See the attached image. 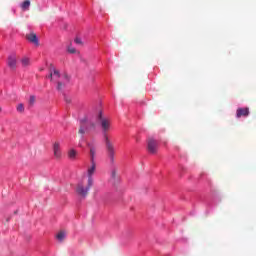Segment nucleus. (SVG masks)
Here are the masks:
<instances>
[{"mask_svg": "<svg viewBox=\"0 0 256 256\" xmlns=\"http://www.w3.org/2000/svg\"><path fill=\"white\" fill-rule=\"evenodd\" d=\"M97 119L104 133L106 152H107L108 159L110 161V165H114L115 164V145L113 144V142H111V140L109 139V136H107V132H109V130L111 129V120L103 117V112H99Z\"/></svg>", "mask_w": 256, "mask_h": 256, "instance_id": "f257e3e1", "label": "nucleus"}, {"mask_svg": "<svg viewBox=\"0 0 256 256\" xmlns=\"http://www.w3.org/2000/svg\"><path fill=\"white\" fill-rule=\"evenodd\" d=\"M93 187V184H89V180L87 179V182L85 180H82L79 182L76 186V193L80 195V197H87L89 195V190Z\"/></svg>", "mask_w": 256, "mask_h": 256, "instance_id": "f03ea898", "label": "nucleus"}, {"mask_svg": "<svg viewBox=\"0 0 256 256\" xmlns=\"http://www.w3.org/2000/svg\"><path fill=\"white\" fill-rule=\"evenodd\" d=\"M95 129V123L93 122H87V119H82L80 121V128L78 130L79 135H81V141H85V133L89 131V128Z\"/></svg>", "mask_w": 256, "mask_h": 256, "instance_id": "7ed1b4c3", "label": "nucleus"}, {"mask_svg": "<svg viewBox=\"0 0 256 256\" xmlns=\"http://www.w3.org/2000/svg\"><path fill=\"white\" fill-rule=\"evenodd\" d=\"M147 151L151 155H156L157 151H159V142L153 138H149L147 141Z\"/></svg>", "mask_w": 256, "mask_h": 256, "instance_id": "20e7f679", "label": "nucleus"}, {"mask_svg": "<svg viewBox=\"0 0 256 256\" xmlns=\"http://www.w3.org/2000/svg\"><path fill=\"white\" fill-rule=\"evenodd\" d=\"M96 169H97V163L96 162H90V166H88V169H87L89 185H93V175H95Z\"/></svg>", "mask_w": 256, "mask_h": 256, "instance_id": "39448f33", "label": "nucleus"}, {"mask_svg": "<svg viewBox=\"0 0 256 256\" xmlns=\"http://www.w3.org/2000/svg\"><path fill=\"white\" fill-rule=\"evenodd\" d=\"M7 63H8V67H10V69L15 71L17 69V56L10 55L8 57V62Z\"/></svg>", "mask_w": 256, "mask_h": 256, "instance_id": "423d86ee", "label": "nucleus"}, {"mask_svg": "<svg viewBox=\"0 0 256 256\" xmlns=\"http://www.w3.org/2000/svg\"><path fill=\"white\" fill-rule=\"evenodd\" d=\"M237 119H241V117H249V108H238L236 110Z\"/></svg>", "mask_w": 256, "mask_h": 256, "instance_id": "0eeeda50", "label": "nucleus"}, {"mask_svg": "<svg viewBox=\"0 0 256 256\" xmlns=\"http://www.w3.org/2000/svg\"><path fill=\"white\" fill-rule=\"evenodd\" d=\"M53 153L56 159H61V144L59 142L53 144Z\"/></svg>", "mask_w": 256, "mask_h": 256, "instance_id": "6e6552de", "label": "nucleus"}, {"mask_svg": "<svg viewBox=\"0 0 256 256\" xmlns=\"http://www.w3.org/2000/svg\"><path fill=\"white\" fill-rule=\"evenodd\" d=\"M87 145L90 148V163H95V156L97 155V150L90 143H88Z\"/></svg>", "mask_w": 256, "mask_h": 256, "instance_id": "1a4fd4ad", "label": "nucleus"}, {"mask_svg": "<svg viewBox=\"0 0 256 256\" xmlns=\"http://www.w3.org/2000/svg\"><path fill=\"white\" fill-rule=\"evenodd\" d=\"M26 39L30 41V43H34V45H39V39L37 38V34L30 33L26 36Z\"/></svg>", "mask_w": 256, "mask_h": 256, "instance_id": "9d476101", "label": "nucleus"}, {"mask_svg": "<svg viewBox=\"0 0 256 256\" xmlns=\"http://www.w3.org/2000/svg\"><path fill=\"white\" fill-rule=\"evenodd\" d=\"M20 7L22 11H29V7H31V1L30 0H25L20 4Z\"/></svg>", "mask_w": 256, "mask_h": 256, "instance_id": "9b49d317", "label": "nucleus"}, {"mask_svg": "<svg viewBox=\"0 0 256 256\" xmlns=\"http://www.w3.org/2000/svg\"><path fill=\"white\" fill-rule=\"evenodd\" d=\"M111 180L113 181V185H115L117 181H119V177L117 176V168L112 169Z\"/></svg>", "mask_w": 256, "mask_h": 256, "instance_id": "f8f14e48", "label": "nucleus"}, {"mask_svg": "<svg viewBox=\"0 0 256 256\" xmlns=\"http://www.w3.org/2000/svg\"><path fill=\"white\" fill-rule=\"evenodd\" d=\"M22 67H29L31 65V60L27 57L21 59Z\"/></svg>", "mask_w": 256, "mask_h": 256, "instance_id": "ddd939ff", "label": "nucleus"}, {"mask_svg": "<svg viewBox=\"0 0 256 256\" xmlns=\"http://www.w3.org/2000/svg\"><path fill=\"white\" fill-rule=\"evenodd\" d=\"M68 157H69V159H75V157H77V150L71 149V150L68 152Z\"/></svg>", "mask_w": 256, "mask_h": 256, "instance_id": "4468645a", "label": "nucleus"}, {"mask_svg": "<svg viewBox=\"0 0 256 256\" xmlns=\"http://www.w3.org/2000/svg\"><path fill=\"white\" fill-rule=\"evenodd\" d=\"M56 239H58L60 241V243H62V241L65 240V232L61 231L56 235Z\"/></svg>", "mask_w": 256, "mask_h": 256, "instance_id": "2eb2a0df", "label": "nucleus"}, {"mask_svg": "<svg viewBox=\"0 0 256 256\" xmlns=\"http://www.w3.org/2000/svg\"><path fill=\"white\" fill-rule=\"evenodd\" d=\"M52 75H53L54 79H59V77H61L58 70L55 68L52 69Z\"/></svg>", "mask_w": 256, "mask_h": 256, "instance_id": "dca6fc26", "label": "nucleus"}, {"mask_svg": "<svg viewBox=\"0 0 256 256\" xmlns=\"http://www.w3.org/2000/svg\"><path fill=\"white\" fill-rule=\"evenodd\" d=\"M17 111L18 113H23L25 111V106L23 104H18Z\"/></svg>", "mask_w": 256, "mask_h": 256, "instance_id": "f3484780", "label": "nucleus"}, {"mask_svg": "<svg viewBox=\"0 0 256 256\" xmlns=\"http://www.w3.org/2000/svg\"><path fill=\"white\" fill-rule=\"evenodd\" d=\"M68 52H70L71 54H75V53H77V50L74 47L69 46L68 47Z\"/></svg>", "mask_w": 256, "mask_h": 256, "instance_id": "a211bd4d", "label": "nucleus"}, {"mask_svg": "<svg viewBox=\"0 0 256 256\" xmlns=\"http://www.w3.org/2000/svg\"><path fill=\"white\" fill-rule=\"evenodd\" d=\"M74 43H76V45H83L81 38H75Z\"/></svg>", "mask_w": 256, "mask_h": 256, "instance_id": "6ab92c4d", "label": "nucleus"}, {"mask_svg": "<svg viewBox=\"0 0 256 256\" xmlns=\"http://www.w3.org/2000/svg\"><path fill=\"white\" fill-rule=\"evenodd\" d=\"M63 87H65V84H62L61 82H58L57 90L61 91V89H63Z\"/></svg>", "mask_w": 256, "mask_h": 256, "instance_id": "aec40b11", "label": "nucleus"}, {"mask_svg": "<svg viewBox=\"0 0 256 256\" xmlns=\"http://www.w3.org/2000/svg\"><path fill=\"white\" fill-rule=\"evenodd\" d=\"M29 103L35 105V96H30Z\"/></svg>", "mask_w": 256, "mask_h": 256, "instance_id": "412c9836", "label": "nucleus"}, {"mask_svg": "<svg viewBox=\"0 0 256 256\" xmlns=\"http://www.w3.org/2000/svg\"><path fill=\"white\" fill-rule=\"evenodd\" d=\"M49 79H51V81H53V79H55L54 76H53V72L50 73Z\"/></svg>", "mask_w": 256, "mask_h": 256, "instance_id": "4be33fe9", "label": "nucleus"}, {"mask_svg": "<svg viewBox=\"0 0 256 256\" xmlns=\"http://www.w3.org/2000/svg\"><path fill=\"white\" fill-rule=\"evenodd\" d=\"M64 78L66 79V81H69V76L64 75Z\"/></svg>", "mask_w": 256, "mask_h": 256, "instance_id": "5701e85b", "label": "nucleus"}, {"mask_svg": "<svg viewBox=\"0 0 256 256\" xmlns=\"http://www.w3.org/2000/svg\"><path fill=\"white\" fill-rule=\"evenodd\" d=\"M0 111H1V108H0Z\"/></svg>", "mask_w": 256, "mask_h": 256, "instance_id": "b1692460", "label": "nucleus"}]
</instances>
